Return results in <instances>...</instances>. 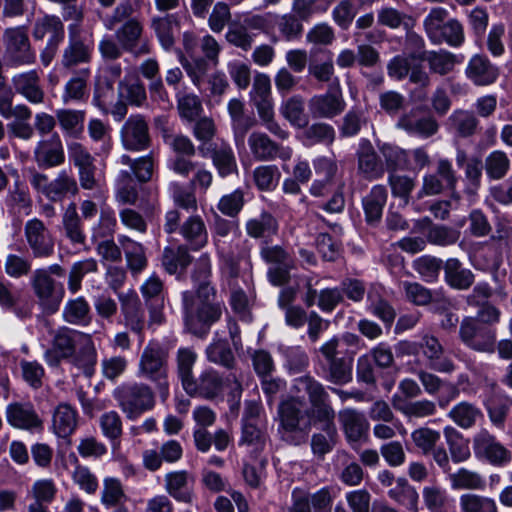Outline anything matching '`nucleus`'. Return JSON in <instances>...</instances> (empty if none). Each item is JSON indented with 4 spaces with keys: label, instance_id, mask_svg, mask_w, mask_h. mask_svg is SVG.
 Here are the masks:
<instances>
[{
    "label": "nucleus",
    "instance_id": "nucleus-35",
    "mask_svg": "<svg viewBox=\"0 0 512 512\" xmlns=\"http://www.w3.org/2000/svg\"><path fill=\"white\" fill-rule=\"evenodd\" d=\"M192 262L186 245L176 248L166 247L163 251L162 265L169 274H182Z\"/></svg>",
    "mask_w": 512,
    "mask_h": 512
},
{
    "label": "nucleus",
    "instance_id": "nucleus-48",
    "mask_svg": "<svg viewBox=\"0 0 512 512\" xmlns=\"http://www.w3.org/2000/svg\"><path fill=\"white\" fill-rule=\"evenodd\" d=\"M280 113L292 126L302 128L308 124L304 100L301 96H292L284 101L280 107Z\"/></svg>",
    "mask_w": 512,
    "mask_h": 512
},
{
    "label": "nucleus",
    "instance_id": "nucleus-4",
    "mask_svg": "<svg viewBox=\"0 0 512 512\" xmlns=\"http://www.w3.org/2000/svg\"><path fill=\"white\" fill-rule=\"evenodd\" d=\"M302 404V399L296 396L287 397L278 404V434L281 440L289 445L298 446L305 443L311 431L310 411H304Z\"/></svg>",
    "mask_w": 512,
    "mask_h": 512
},
{
    "label": "nucleus",
    "instance_id": "nucleus-61",
    "mask_svg": "<svg viewBox=\"0 0 512 512\" xmlns=\"http://www.w3.org/2000/svg\"><path fill=\"white\" fill-rule=\"evenodd\" d=\"M442 267H444L442 260L430 255L421 256L413 261L414 270L426 282L435 281Z\"/></svg>",
    "mask_w": 512,
    "mask_h": 512
},
{
    "label": "nucleus",
    "instance_id": "nucleus-30",
    "mask_svg": "<svg viewBox=\"0 0 512 512\" xmlns=\"http://www.w3.org/2000/svg\"><path fill=\"white\" fill-rule=\"evenodd\" d=\"M277 219L268 211L250 218L245 224L246 233L254 239H271L278 233Z\"/></svg>",
    "mask_w": 512,
    "mask_h": 512
},
{
    "label": "nucleus",
    "instance_id": "nucleus-38",
    "mask_svg": "<svg viewBox=\"0 0 512 512\" xmlns=\"http://www.w3.org/2000/svg\"><path fill=\"white\" fill-rule=\"evenodd\" d=\"M443 268L446 282L455 289L466 290L474 282L471 270L463 268L456 258L448 259Z\"/></svg>",
    "mask_w": 512,
    "mask_h": 512
},
{
    "label": "nucleus",
    "instance_id": "nucleus-10",
    "mask_svg": "<svg viewBox=\"0 0 512 512\" xmlns=\"http://www.w3.org/2000/svg\"><path fill=\"white\" fill-rule=\"evenodd\" d=\"M29 182L37 192L53 202H61L68 195L74 196L79 191L76 179L66 170L60 171L51 181L47 175L33 171Z\"/></svg>",
    "mask_w": 512,
    "mask_h": 512
},
{
    "label": "nucleus",
    "instance_id": "nucleus-17",
    "mask_svg": "<svg viewBox=\"0 0 512 512\" xmlns=\"http://www.w3.org/2000/svg\"><path fill=\"white\" fill-rule=\"evenodd\" d=\"M248 145L254 158L258 161H272L276 158L289 160L292 157V149L273 141L264 132H252L248 137Z\"/></svg>",
    "mask_w": 512,
    "mask_h": 512
},
{
    "label": "nucleus",
    "instance_id": "nucleus-53",
    "mask_svg": "<svg viewBox=\"0 0 512 512\" xmlns=\"http://www.w3.org/2000/svg\"><path fill=\"white\" fill-rule=\"evenodd\" d=\"M150 145L148 125L142 115L130 117V151L147 149Z\"/></svg>",
    "mask_w": 512,
    "mask_h": 512
},
{
    "label": "nucleus",
    "instance_id": "nucleus-55",
    "mask_svg": "<svg viewBox=\"0 0 512 512\" xmlns=\"http://www.w3.org/2000/svg\"><path fill=\"white\" fill-rule=\"evenodd\" d=\"M154 405V396L149 386L135 384L130 388V416L149 410Z\"/></svg>",
    "mask_w": 512,
    "mask_h": 512
},
{
    "label": "nucleus",
    "instance_id": "nucleus-9",
    "mask_svg": "<svg viewBox=\"0 0 512 512\" xmlns=\"http://www.w3.org/2000/svg\"><path fill=\"white\" fill-rule=\"evenodd\" d=\"M4 60L11 67L30 65L35 62L36 54L32 49L25 26L5 29L3 33Z\"/></svg>",
    "mask_w": 512,
    "mask_h": 512
},
{
    "label": "nucleus",
    "instance_id": "nucleus-58",
    "mask_svg": "<svg viewBox=\"0 0 512 512\" xmlns=\"http://www.w3.org/2000/svg\"><path fill=\"white\" fill-rule=\"evenodd\" d=\"M280 177L281 173L276 165H261L253 171L255 186L261 191H273Z\"/></svg>",
    "mask_w": 512,
    "mask_h": 512
},
{
    "label": "nucleus",
    "instance_id": "nucleus-12",
    "mask_svg": "<svg viewBox=\"0 0 512 512\" xmlns=\"http://www.w3.org/2000/svg\"><path fill=\"white\" fill-rule=\"evenodd\" d=\"M30 283L45 311L48 313L56 312L65 294L63 284L55 281L44 269L34 270Z\"/></svg>",
    "mask_w": 512,
    "mask_h": 512
},
{
    "label": "nucleus",
    "instance_id": "nucleus-2",
    "mask_svg": "<svg viewBox=\"0 0 512 512\" xmlns=\"http://www.w3.org/2000/svg\"><path fill=\"white\" fill-rule=\"evenodd\" d=\"M44 359L51 367H58L63 360H67L85 376L91 377L97 363V352L89 334L64 327L55 333Z\"/></svg>",
    "mask_w": 512,
    "mask_h": 512
},
{
    "label": "nucleus",
    "instance_id": "nucleus-46",
    "mask_svg": "<svg viewBox=\"0 0 512 512\" xmlns=\"http://www.w3.org/2000/svg\"><path fill=\"white\" fill-rule=\"evenodd\" d=\"M63 318L67 323L85 326L91 321L90 306L84 297L69 300L63 308Z\"/></svg>",
    "mask_w": 512,
    "mask_h": 512
},
{
    "label": "nucleus",
    "instance_id": "nucleus-6",
    "mask_svg": "<svg viewBox=\"0 0 512 512\" xmlns=\"http://www.w3.org/2000/svg\"><path fill=\"white\" fill-rule=\"evenodd\" d=\"M423 26L433 44L460 47L465 41L463 25L457 19H449L447 9L443 7L432 8L424 18Z\"/></svg>",
    "mask_w": 512,
    "mask_h": 512
},
{
    "label": "nucleus",
    "instance_id": "nucleus-43",
    "mask_svg": "<svg viewBox=\"0 0 512 512\" xmlns=\"http://www.w3.org/2000/svg\"><path fill=\"white\" fill-rule=\"evenodd\" d=\"M108 30L115 31V37L125 49L128 45V4H119L113 14L104 22Z\"/></svg>",
    "mask_w": 512,
    "mask_h": 512
},
{
    "label": "nucleus",
    "instance_id": "nucleus-62",
    "mask_svg": "<svg viewBox=\"0 0 512 512\" xmlns=\"http://www.w3.org/2000/svg\"><path fill=\"white\" fill-rule=\"evenodd\" d=\"M440 438V432L428 427H420L411 432L412 442L423 455H429Z\"/></svg>",
    "mask_w": 512,
    "mask_h": 512
},
{
    "label": "nucleus",
    "instance_id": "nucleus-34",
    "mask_svg": "<svg viewBox=\"0 0 512 512\" xmlns=\"http://www.w3.org/2000/svg\"><path fill=\"white\" fill-rule=\"evenodd\" d=\"M62 229L65 237L74 245H83L86 236L81 218L74 202L70 203L62 216Z\"/></svg>",
    "mask_w": 512,
    "mask_h": 512
},
{
    "label": "nucleus",
    "instance_id": "nucleus-64",
    "mask_svg": "<svg viewBox=\"0 0 512 512\" xmlns=\"http://www.w3.org/2000/svg\"><path fill=\"white\" fill-rule=\"evenodd\" d=\"M177 108L180 117L188 122L195 121L203 110L201 100L194 94L179 96L177 99Z\"/></svg>",
    "mask_w": 512,
    "mask_h": 512
},
{
    "label": "nucleus",
    "instance_id": "nucleus-28",
    "mask_svg": "<svg viewBox=\"0 0 512 512\" xmlns=\"http://www.w3.org/2000/svg\"><path fill=\"white\" fill-rule=\"evenodd\" d=\"M78 413L68 403H60L53 412L52 428L58 437L67 438L76 429Z\"/></svg>",
    "mask_w": 512,
    "mask_h": 512
},
{
    "label": "nucleus",
    "instance_id": "nucleus-44",
    "mask_svg": "<svg viewBox=\"0 0 512 512\" xmlns=\"http://www.w3.org/2000/svg\"><path fill=\"white\" fill-rule=\"evenodd\" d=\"M91 48L80 39H71L63 50L61 64L70 69L91 60Z\"/></svg>",
    "mask_w": 512,
    "mask_h": 512
},
{
    "label": "nucleus",
    "instance_id": "nucleus-63",
    "mask_svg": "<svg viewBox=\"0 0 512 512\" xmlns=\"http://www.w3.org/2000/svg\"><path fill=\"white\" fill-rule=\"evenodd\" d=\"M124 497V488L119 479L114 477H107L104 479L101 503L106 508H112L119 505Z\"/></svg>",
    "mask_w": 512,
    "mask_h": 512
},
{
    "label": "nucleus",
    "instance_id": "nucleus-45",
    "mask_svg": "<svg viewBox=\"0 0 512 512\" xmlns=\"http://www.w3.org/2000/svg\"><path fill=\"white\" fill-rule=\"evenodd\" d=\"M422 497L429 512H454L446 490L439 486H425Z\"/></svg>",
    "mask_w": 512,
    "mask_h": 512
},
{
    "label": "nucleus",
    "instance_id": "nucleus-22",
    "mask_svg": "<svg viewBox=\"0 0 512 512\" xmlns=\"http://www.w3.org/2000/svg\"><path fill=\"white\" fill-rule=\"evenodd\" d=\"M34 160L40 168L60 166L65 161L62 141L57 133L49 139L41 140L34 150Z\"/></svg>",
    "mask_w": 512,
    "mask_h": 512
},
{
    "label": "nucleus",
    "instance_id": "nucleus-25",
    "mask_svg": "<svg viewBox=\"0 0 512 512\" xmlns=\"http://www.w3.org/2000/svg\"><path fill=\"white\" fill-rule=\"evenodd\" d=\"M338 418L347 441L352 445L358 443L368 432L369 423L365 415L354 408L340 410Z\"/></svg>",
    "mask_w": 512,
    "mask_h": 512
},
{
    "label": "nucleus",
    "instance_id": "nucleus-36",
    "mask_svg": "<svg viewBox=\"0 0 512 512\" xmlns=\"http://www.w3.org/2000/svg\"><path fill=\"white\" fill-rule=\"evenodd\" d=\"M212 162L222 178L238 172L237 161L231 146L227 143H215L211 154Z\"/></svg>",
    "mask_w": 512,
    "mask_h": 512
},
{
    "label": "nucleus",
    "instance_id": "nucleus-26",
    "mask_svg": "<svg viewBox=\"0 0 512 512\" xmlns=\"http://www.w3.org/2000/svg\"><path fill=\"white\" fill-rule=\"evenodd\" d=\"M393 407L408 419H422L435 415L436 403L428 399L405 400L398 394L392 396Z\"/></svg>",
    "mask_w": 512,
    "mask_h": 512
},
{
    "label": "nucleus",
    "instance_id": "nucleus-23",
    "mask_svg": "<svg viewBox=\"0 0 512 512\" xmlns=\"http://www.w3.org/2000/svg\"><path fill=\"white\" fill-rule=\"evenodd\" d=\"M165 490L178 502L191 504L194 498V477L186 470L172 471L165 475Z\"/></svg>",
    "mask_w": 512,
    "mask_h": 512
},
{
    "label": "nucleus",
    "instance_id": "nucleus-37",
    "mask_svg": "<svg viewBox=\"0 0 512 512\" xmlns=\"http://www.w3.org/2000/svg\"><path fill=\"white\" fill-rule=\"evenodd\" d=\"M453 490H484L486 488L485 478L477 471L465 467L459 468L447 476Z\"/></svg>",
    "mask_w": 512,
    "mask_h": 512
},
{
    "label": "nucleus",
    "instance_id": "nucleus-56",
    "mask_svg": "<svg viewBox=\"0 0 512 512\" xmlns=\"http://www.w3.org/2000/svg\"><path fill=\"white\" fill-rule=\"evenodd\" d=\"M326 381L334 385H344L352 380V360L342 357L328 362Z\"/></svg>",
    "mask_w": 512,
    "mask_h": 512
},
{
    "label": "nucleus",
    "instance_id": "nucleus-60",
    "mask_svg": "<svg viewBox=\"0 0 512 512\" xmlns=\"http://www.w3.org/2000/svg\"><path fill=\"white\" fill-rule=\"evenodd\" d=\"M206 357L208 361L221 365L227 369H233L235 363L234 354L228 343L216 341L206 348Z\"/></svg>",
    "mask_w": 512,
    "mask_h": 512
},
{
    "label": "nucleus",
    "instance_id": "nucleus-21",
    "mask_svg": "<svg viewBox=\"0 0 512 512\" xmlns=\"http://www.w3.org/2000/svg\"><path fill=\"white\" fill-rule=\"evenodd\" d=\"M420 351L428 362V367L441 373H451L455 365L444 356V347L439 339L431 334H424L420 339Z\"/></svg>",
    "mask_w": 512,
    "mask_h": 512
},
{
    "label": "nucleus",
    "instance_id": "nucleus-52",
    "mask_svg": "<svg viewBox=\"0 0 512 512\" xmlns=\"http://www.w3.org/2000/svg\"><path fill=\"white\" fill-rule=\"evenodd\" d=\"M197 360V354L194 350L187 347L179 348L176 355L177 376L185 390L194 380L193 367Z\"/></svg>",
    "mask_w": 512,
    "mask_h": 512
},
{
    "label": "nucleus",
    "instance_id": "nucleus-20",
    "mask_svg": "<svg viewBox=\"0 0 512 512\" xmlns=\"http://www.w3.org/2000/svg\"><path fill=\"white\" fill-rule=\"evenodd\" d=\"M356 156L357 170L363 178L376 180L384 175L385 166L369 140H360Z\"/></svg>",
    "mask_w": 512,
    "mask_h": 512
},
{
    "label": "nucleus",
    "instance_id": "nucleus-16",
    "mask_svg": "<svg viewBox=\"0 0 512 512\" xmlns=\"http://www.w3.org/2000/svg\"><path fill=\"white\" fill-rule=\"evenodd\" d=\"M70 161L78 169L80 186L86 190H93L99 186L96 179L97 168L95 159L90 152L80 143L74 142L68 146Z\"/></svg>",
    "mask_w": 512,
    "mask_h": 512
},
{
    "label": "nucleus",
    "instance_id": "nucleus-51",
    "mask_svg": "<svg viewBox=\"0 0 512 512\" xmlns=\"http://www.w3.org/2000/svg\"><path fill=\"white\" fill-rule=\"evenodd\" d=\"M459 509L460 512H498L493 498L474 493L460 495Z\"/></svg>",
    "mask_w": 512,
    "mask_h": 512
},
{
    "label": "nucleus",
    "instance_id": "nucleus-24",
    "mask_svg": "<svg viewBox=\"0 0 512 512\" xmlns=\"http://www.w3.org/2000/svg\"><path fill=\"white\" fill-rule=\"evenodd\" d=\"M6 419L17 429L34 430L42 426L40 417L29 402H13L7 405Z\"/></svg>",
    "mask_w": 512,
    "mask_h": 512
},
{
    "label": "nucleus",
    "instance_id": "nucleus-42",
    "mask_svg": "<svg viewBox=\"0 0 512 512\" xmlns=\"http://www.w3.org/2000/svg\"><path fill=\"white\" fill-rule=\"evenodd\" d=\"M56 119L63 132L73 138H78L84 131L85 111L59 109Z\"/></svg>",
    "mask_w": 512,
    "mask_h": 512
},
{
    "label": "nucleus",
    "instance_id": "nucleus-29",
    "mask_svg": "<svg viewBox=\"0 0 512 512\" xmlns=\"http://www.w3.org/2000/svg\"><path fill=\"white\" fill-rule=\"evenodd\" d=\"M180 234L191 249L197 251L208 243V232L199 215L189 216L180 227Z\"/></svg>",
    "mask_w": 512,
    "mask_h": 512
},
{
    "label": "nucleus",
    "instance_id": "nucleus-59",
    "mask_svg": "<svg viewBox=\"0 0 512 512\" xmlns=\"http://www.w3.org/2000/svg\"><path fill=\"white\" fill-rule=\"evenodd\" d=\"M425 59L430 70L439 75L450 73L457 63L456 55L447 50L427 52Z\"/></svg>",
    "mask_w": 512,
    "mask_h": 512
},
{
    "label": "nucleus",
    "instance_id": "nucleus-14",
    "mask_svg": "<svg viewBox=\"0 0 512 512\" xmlns=\"http://www.w3.org/2000/svg\"><path fill=\"white\" fill-rule=\"evenodd\" d=\"M24 236L34 258L47 259L54 254V238L42 220H28L24 226Z\"/></svg>",
    "mask_w": 512,
    "mask_h": 512
},
{
    "label": "nucleus",
    "instance_id": "nucleus-39",
    "mask_svg": "<svg viewBox=\"0 0 512 512\" xmlns=\"http://www.w3.org/2000/svg\"><path fill=\"white\" fill-rule=\"evenodd\" d=\"M443 434L448 446L451 460L458 464L467 461L471 457L468 441L454 427L446 426Z\"/></svg>",
    "mask_w": 512,
    "mask_h": 512
},
{
    "label": "nucleus",
    "instance_id": "nucleus-31",
    "mask_svg": "<svg viewBox=\"0 0 512 512\" xmlns=\"http://www.w3.org/2000/svg\"><path fill=\"white\" fill-rule=\"evenodd\" d=\"M387 201V190L383 185H375L362 199L366 222L370 225L377 224L383 213Z\"/></svg>",
    "mask_w": 512,
    "mask_h": 512
},
{
    "label": "nucleus",
    "instance_id": "nucleus-19",
    "mask_svg": "<svg viewBox=\"0 0 512 512\" xmlns=\"http://www.w3.org/2000/svg\"><path fill=\"white\" fill-rule=\"evenodd\" d=\"M11 85L15 93L30 104L41 105L44 103L45 91L37 70L32 69L14 74L11 78Z\"/></svg>",
    "mask_w": 512,
    "mask_h": 512
},
{
    "label": "nucleus",
    "instance_id": "nucleus-27",
    "mask_svg": "<svg viewBox=\"0 0 512 512\" xmlns=\"http://www.w3.org/2000/svg\"><path fill=\"white\" fill-rule=\"evenodd\" d=\"M466 76L478 86L492 84L498 77V70L482 55H474L466 68Z\"/></svg>",
    "mask_w": 512,
    "mask_h": 512
},
{
    "label": "nucleus",
    "instance_id": "nucleus-41",
    "mask_svg": "<svg viewBox=\"0 0 512 512\" xmlns=\"http://www.w3.org/2000/svg\"><path fill=\"white\" fill-rule=\"evenodd\" d=\"M447 416L460 428L470 429L482 417V411L476 405L462 401L454 405Z\"/></svg>",
    "mask_w": 512,
    "mask_h": 512
},
{
    "label": "nucleus",
    "instance_id": "nucleus-33",
    "mask_svg": "<svg viewBox=\"0 0 512 512\" xmlns=\"http://www.w3.org/2000/svg\"><path fill=\"white\" fill-rule=\"evenodd\" d=\"M151 27L165 50H170L175 44V35L179 31V20L176 14H167L162 17H154Z\"/></svg>",
    "mask_w": 512,
    "mask_h": 512
},
{
    "label": "nucleus",
    "instance_id": "nucleus-5",
    "mask_svg": "<svg viewBox=\"0 0 512 512\" xmlns=\"http://www.w3.org/2000/svg\"><path fill=\"white\" fill-rule=\"evenodd\" d=\"M224 387L229 388L231 408L238 406L242 395V385L236 372H230L223 378L214 369L204 370L198 378L187 386L185 392L190 396H198L206 400L222 397Z\"/></svg>",
    "mask_w": 512,
    "mask_h": 512
},
{
    "label": "nucleus",
    "instance_id": "nucleus-50",
    "mask_svg": "<svg viewBox=\"0 0 512 512\" xmlns=\"http://www.w3.org/2000/svg\"><path fill=\"white\" fill-rule=\"evenodd\" d=\"M450 128L460 137L472 136L478 127L479 120L473 112L456 110L448 118Z\"/></svg>",
    "mask_w": 512,
    "mask_h": 512
},
{
    "label": "nucleus",
    "instance_id": "nucleus-3",
    "mask_svg": "<svg viewBox=\"0 0 512 512\" xmlns=\"http://www.w3.org/2000/svg\"><path fill=\"white\" fill-rule=\"evenodd\" d=\"M184 323L193 335L204 338L213 324L218 322L224 310V304L216 297L215 289L209 282L197 287V300L191 291L182 293Z\"/></svg>",
    "mask_w": 512,
    "mask_h": 512
},
{
    "label": "nucleus",
    "instance_id": "nucleus-11",
    "mask_svg": "<svg viewBox=\"0 0 512 512\" xmlns=\"http://www.w3.org/2000/svg\"><path fill=\"white\" fill-rule=\"evenodd\" d=\"M461 341L469 348L485 353H493L496 348V330L482 325L473 317L462 320L459 328Z\"/></svg>",
    "mask_w": 512,
    "mask_h": 512
},
{
    "label": "nucleus",
    "instance_id": "nucleus-49",
    "mask_svg": "<svg viewBox=\"0 0 512 512\" xmlns=\"http://www.w3.org/2000/svg\"><path fill=\"white\" fill-rule=\"evenodd\" d=\"M397 485L390 489L388 495L390 498L405 506L412 512H418L419 495L405 478H398Z\"/></svg>",
    "mask_w": 512,
    "mask_h": 512
},
{
    "label": "nucleus",
    "instance_id": "nucleus-54",
    "mask_svg": "<svg viewBox=\"0 0 512 512\" xmlns=\"http://www.w3.org/2000/svg\"><path fill=\"white\" fill-rule=\"evenodd\" d=\"M484 167L490 179L501 180L510 169V160L504 151L494 150L486 157Z\"/></svg>",
    "mask_w": 512,
    "mask_h": 512
},
{
    "label": "nucleus",
    "instance_id": "nucleus-47",
    "mask_svg": "<svg viewBox=\"0 0 512 512\" xmlns=\"http://www.w3.org/2000/svg\"><path fill=\"white\" fill-rule=\"evenodd\" d=\"M89 76L90 69L83 68L65 84L64 92L62 94V101L64 104H68L72 101H81L85 98Z\"/></svg>",
    "mask_w": 512,
    "mask_h": 512
},
{
    "label": "nucleus",
    "instance_id": "nucleus-18",
    "mask_svg": "<svg viewBox=\"0 0 512 512\" xmlns=\"http://www.w3.org/2000/svg\"><path fill=\"white\" fill-rule=\"evenodd\" d=\"M335 82L336 87H330L325 94L315 95L309 100L308 107L312 117L331 119L344 111L346 104L339 80L335 79Z\"/></svg>",
    "mask_w": 512,
    "mask_h": 512
},
{
    "label": "nucleus",
    "instance_id": "nucleus-13",
    "mask_svg": "<svg viewBox=\"0 0 512 512\" xmlns=\"http://www.w3.org/2000/svg\"><path fill=\"white\" fill-rule=\"evenodd\" d=\"M472 442L475 456L493 466L503 467L512 461V452L486 429L478 431Z\"/></svg>",
    "mask_w": 512,
    "mask_h": 512
},
{
    "label": "nucleus",
    "instance_id": "nucleus-7",
    "mask_svg": "<svg viewBox=\"0 0 512 512\" xmlns=\"http://www.w3.org/2000/svg\"><path fill=\"white\" fill-rule=\"evenodd\" d=\"M32 36L37 41L47 37V43L40 52V60L45 67L49 66L65 38L63 21L59 16L45 14L35 20Z\"/></svg>",
    "mask_w": 512,
    "mask_h": 512
},
{
    "label": "nucleus",
    "instance_id": "nucleus-8",
    "mask_svg": "<svg viewBox=\"0 0 512 512\" xmlns=\"http://www.w3.org/2000/svg\"><path fill=\"white\" fill-rule=\"evenodd\" d=\"M93 103L101 110L109 111L116 121L123 120L128 109L127 76L119 81L117 92L111 80H99L95 86Z\"/></svg>",
    "mask_w": 512,
    "mask_h": 512
},
{
    "label": "nucleus",
    "instance_id": "nucleus-1",
    "mask_svg": "<svg viewBox=\"0 0 512 512\" xmlns=\"http://www.w3.org/2000/svg\"><path fill=\"white\" fill-rule=\"evenodd\" d=\"M292 391L307 395L312 408V419L322 424L325 434L315 433L311 438V449L315 456L323 458L334 446L337 434L335 427V410L330 403V396L325 386L309 374L296 377L293 380Z\"/></svg>",
    "mask_w": 512,
    "mask_h": 512
},
{
    "label": "nucleus",
    "instance_id": "nucleus-40",
    "mask_svg": "<svg viewBox=\"0 0 512 512\" xmlns=\"http://www.w3.org/2000/svg\"><path fill=\"white\" fill-rule=\"evenodd\" d=\"M252 103L256 107L259 119L266 130L281 140L288 139L289 132L275 120L272 99L252 101Z\"/></svg>",
    "mask_w": 512,
    "mask_h": 512
},
{
    "label": "nucleus",
    "instance_id": "nucleus-57",
    "mask_svg": "<svg viewBox=\"0 0 512 512\" xmlns=\"http://www.w3.org/2000/svg\"><path fill=\"white\" fill-rule=\"evenodd\" d=\"M179 62L186 71L188 77L191 79L192 83L200 88L204 77L206 76L209 70V62L203 57H195L192 60L187 59L181 51H179Z\"/></svg>",
    "mask_w": 512,
    "mask_h": 512
},
{
    "label": "nucleus",
    "instance_id": "nucleus-15",
    "mask_svg": "<svg viewBox=\"0 0 512 512\" xmlns=\"http://www.w3.org/2000/svg\"><path fill=\"white\" fill-rule=\"evenodd\" d=\"M167 357V351L160 344L150 342L141 354L138 374L152 381L165 379Z\"/></svg>",
    "mask_w": 512,
    "mask_h": 512
},
{
    "label": "nucleus",
    "instance_id": "nucleus-32",
    "mask_svg": "<svg viewBox=\"0 0 512 512\" xmlns=\"http://www.w3.org/2000/svg\"><path fill=\"white\" fill-rule=\"evenodd\" d=\"M397 127L406 131L408 134L428 138L434 135L438 130L437 122L431 117H416L413 113L402 115Z\"/></svg>",
    "mask_w": 512,
    "mask_h": 512
}]
</instances>
